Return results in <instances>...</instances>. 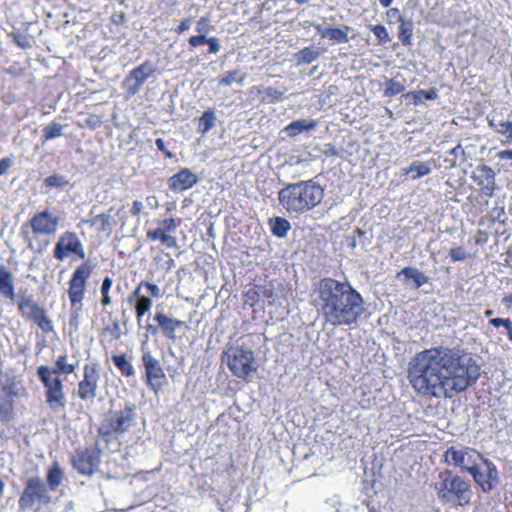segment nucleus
Wrapping results in <instances>:
<instances>
[{
    "label": "nucleus",
    "mask_w": 512,
    "mask_h": 512,
    "mask_svg": "<svg viewBox=\"0 0 512 512\" xmlns=\"http://www.w3.org/2000/svg\"><path fill=\"white\" fill-rule=\"evenodd\" d=\"M349 31L350 28L348 26H345L344 29L327 28L323 31L322 37L329 38L330 40L337 41L338 43H347L349 41Z\"/></svg>",
    "instance_id": "32"
},
{
    "label": "nucleus",
    "mask_w": 512,
    "mask_h": 512,
    "mask_svg": "<svg viewBox=\"0 0 512 512\" xmlns=\"http://www.w3.org/2000/svg\"><path fill=\"white\" fill-rule=\"evenodd\" d=\"M471 179L485 196L492 197L496 190V173L488 165H478L471 173Z\"/></svg>",
    "instance_id": "18"
},
{
    "label": "nucleus",
    "mask_w": 512,
    "mask_h": 512,
    "mask_svg": "<svg viewBox=\"0 0 512 512\" xmlns=\"http://www.w3.org/2000/svg\"><path fill=\"white\" fill-rule=\"evenodd\" d=\"M63 128L64 125L59 123H51L46 125L43 129V140L49 141L61 137Z\"/></svg>",
    "instance_id": "39"
},
{
    "label": "nucleus",
    "mask_w": 512,
    "mask_h": 512,
    "mask_svg": "<svg viewBox=\"0 0 512 512\" xmlns=\"http://www.w3.org/2000/svg\"><path fill=\"white\" fill-rule=\"evenodd\" d=\"M245 79V75L241 74L239 70L229 71L223 78L220 79L219 85L230 86L237 82L242 84Z\"/></svg>",
    "instance_id": "42"
},
{
    "label": "nucleus",
    "mask_w": 512,
    "mask_h": 512,
    "mask_svg": "<svg viewBox=\"0 0 512 512\" xmlns=\"http://www.w3.org/2000/svg\"><path fill=\"white\" fill-rule=\"evenodd\" d=\"M258 94L263 95L262 101L268 103H278L284 97V92L277 90L274 87L268 86L263 89H257Z\"/></svg>",
    "instance_id": "34"
},
{
    "label": "nucleus",
    "mask_w": 512,
    "mask_h": 512,
    "mask_svg": "<svg viewBox=\"0 0 512 512\" xmlns=\"http://www.w3.org/2000/svg\"><path fill=\"white\" fill-rule=\"evenodd\" d=\"M386 14L390 22H401L404 19L397 8H390Z\"/></svg>",
    "instance_id": "51"
},
{
    "label": "nucleus",
    "mask_w": 512,
    "mask_h": 512,
    "mask_svg": "<svg viewBox=\"0 0 512 512\" xmlns=\"http://www.w3.org/2000/svg\"><path fill=\"white\" fill-rule=\"evenodd\" d=\"M438 97V91L435 88L429 90H419L405 94V98H411L413 104H422L425 100H435Z\"/></svg>",
    "instance_id": "28"
},
{
    "label": "nucleus",
    "mask_w": 512,
    "mask_h": 512,
    "mask_svg": "<svg viewBox=\"0 0 512 512\" xmlns=\"http://www.w3.org/2000/svg\"><path fill=\"white\" fill-rule=\"evenodd\" d=\"M499 134L505 136L512 143V121L500 122Z\"/></svg>",
    "instance_id": "49"
},
{
    "label": "nucleus",
    "mask_w": 512,
    "mask_h": 512,
    "mask_svg": "<svg viewBox=\"0 0 512 512\" xmlns=\"http://www.w3.org/2000/svg\"><path fill=\"white\" fill-rule=\"evenodd\" d=\"M86 124L87 126H89L91 129H96L97 127L100 126L101 124V121L99 120V118L95 115H92L90 117L87 118L86 120Z\"/></svg>",
    "instance_id": "58"
},
{
    "label": "nucleus",
    "mask_w": 512,
    "mask_h": 512,
    "mask_svg": "<svg viewBox=\"0 0 512 512\" xmlns=\"http://www.w3.org/2000/svg\"><path fill=\"white\" fill-rule=\"evenodd\" d=\"M449 256L453 262L464 261L468 258L469 254L461 246L452 248L449 251Z\"/></svg>",
    "instance_id": "46"
},
{
    "label": "nucleus",
    "mask_w": 512,
    "mask_h": 512,
    "mask_svg": "<svg viewBox=\"0 0 512 512\" xmlns=\"http://www.w3.org/2000/svg\"><path fill=\"white\" fill-rule=\"evenodd\" d=\"M405 91V86L394 79L385 81L384 96L393 97Z\"/></svg>",
    "instance_id": "40"
},
{
    "label": "nucleus",
    "mask_w": 512,
    "mask_h": 512,
    "mask_svg": "<svg viewBox=\"0 0 512 512\" xmlns=\"http://www.w3.org/2000/svg\"><path fill=\"white\" fill-rule=\"evenodd\" d=\"M60 216L54 211L45 208L35 213L30 219V226L35 235H54L60 225Z\"/></svg>",
    "instance_id": "13"
},
{
    "label": "nucleus",
    "mask_w": 512,
    "mask_h": 512,
    "mask_svg": "<svg viewBox=\"0 0 512 512\" xmlns=\"http://www.w3.org/2000/svg\"><path fill=\"white\" fill-rule=\"evenodd\" d=\"M314 302L325 324L352 326L365 312L362 295L348 281L321 279L314 289Z\"/></svg>",
    "instance_id": "2"
},
{
    "label": "nucleus",
    "mask_w": 512,
    "mask_h": 512,
    "mask_svg": "<svg viewBox=\"0 0 512 512\" xmlns=\"http://www.w3.org/2000/svg\"><path fill=\"white\" fill-rule=\"evenodd\" d=\"M440 481L434 488L440 500L445 503H457L466 505L471 499L470 484L450 470H444L439 474Z\"/></svg>",
    "instance_id": "4"
},
{
    "label": "nucleus",
    "mask_w": 512,
    "mask_h": 512,
    "mask_svg": "<svg viewBox=\"0 0 512 512\" xmlns=\"http://www.w3.org/2000/svg\"><path fill=\"white\" fill-rule=\"evenodd\" d=\"M445 462L460 467L465 471L466 466H474L478 459H483L482 455L471 448L456 449L450 447L444 454Z\"/></svg>",
    "instance_id": "17"
},
{
    "label": "nucleus",
    "mask_w": 512,
    "mask_h": 512,
    "mask_svg": "<svg viewBox=\"0 0 512 512\" xmlns=\"http://www.w3.org/2000/svg\"><path fill=\"white\" fill-rule=\"evenodd\" d=\"M164 231L162 230V228H157L155 230H152V231H148L147 232V237L151 240V241H156V240H162V236H164Z\"/></svg>",
    "instance_id": "56"
},
{
    "label": "nucleus",
    "mask_w": 512,
    "mask_h": 512,
    "mask_svg": "<svg viewBox=\"0 0 512 512\" xmlns=\"http://www.w3.org/2000/svg\"><path fill=\"white\" fill-rule=\"evenodd\" d=\"M190 25H191V19H185L180 22V24L178 25V27L176 29V32L178 34H182L190 28Z\"/></svg>",
    "instance_id": "59"
},
{
    "label": "nucleus",
    "mask_w": 512,
    "mask_h": 512,
    "mask_svg": "<svg viewBox=\"0 0 512 512\" xmlns=\"http://www.w3.org/2000/svg\"><path fill=\"white\" fill-rule=\"evenodd\" d=\"M112 361L124 376L130 377L134 375L135 370L125 355H113Z\"/></svg>",
    "instance_id": "35"
},
{
    "label": "nucleus",
    "mask_w": 512,
    "mask_h": 512,
    "mask_svg": "<svg viewBox=\"0 0 512 512\" xmlns=\"http://www.w3.org/2000/svg\"><path fill=\"white\" fill-rule=\"evenodd\" d=\"M141 360L145 368L147 384L155 393H157L162 388L166 380L165 372L160 361L155 358L149 350H143Z\"/></svg>",
    "instance_id": "14"
},
{
    "label": "nucleus",
    "mask_w": 512,
    "mask_h": 512,
    "mask_svg": "<svg viewBox=\"0 0 512 512\" xmlns=\"http://www.w3.org/2000/svg\"><path fill=\"white\" fill-rule=\"evenodd\" d=\"M246 297L251 301H257L259 298L258 286L256 289H250L246 292Z\"/></svg>",
    "instance_id": "64"
},
{
    "label": "nucleus",
    "mask_w": 512,
    "mask_h": 512,
    "mask_svg": "<svg viewBox=\"0 0 512 512\" xmlns=\"http://www.w3.org/2000/svg\"><path fill=\"white\" fill-rule=\"evenodd\" d=\"M431 172V165L429 162L423 161H414L411 165L405 170V174L414 173L412 175V179H418L423 176L428 175Z\"/></svg>",
    "instance_id": "30"
},
{
    "label": "nucleus",
    "mask_w": 512,
    "mask_h": 512,
    "mask_svg": "<svg viewBox=\"0 0 512 512\" xmlns=\"http://www.w3.org/2000/svg\"><path fill=\"white\" fill-rule=\"evenodd\" d=\"M398 38L403 45H411L413 36V22L411 19H403L399 22Z\"/></svg>",
    "instance_id": "31"
},
{
    "label": "nucleus",
    "mask_w": 512,
    "mask_h": 512,
    "mask_svg": "<svg viewBox=\"0 0 512 512\" xmlns=\"http://www.w3.org/2000/svg\"><path fill=\"white\" fill-rule=\"evenodd\" d=\"M92 273V267L89 263L80 264L73 272L69 281L68 296L71 303V309L75 314L71 319H77L82 310V301L84 299L87 281Z\"/></svg>",
    "instance_id": "9"
},
{
    "label": "nucleus",
    "mask_w": 512,
    "mask_h": 512,
    "mask_svg": "<svg viewBox=\"0 0 512 512\" xmlns=\"http://www.w3.org/2000/svg\"><path fill=\"white\" fill-rule=\"evenodd\" d=\"M136 407L133 404L126 405L124 409L112 411L106 418V424L100 427L101 434L124 433L135 424Z\"/></svg>",
    "instance_id": "10"
},
{
    "label": "nucleus",
    "mask_w": 512,
    "mask_h": 512,
    "mask_svg": "<svg viewBox=\"0 0 512 512\" xmlns=\"http://www.w3.org/2000/svg\"><path fill=\"white\" fill-rule=\"evenodd\" d=\"M112 284H113V280L110 277H105L103 279V281H102V284H101V294H102L101 303H102L103 306H108L112 302L111 297L109 295V292L111 290Z\"/></svg>",
    "instance_id": "43"
},
{
    "label": "nucleus",
    "mask_w": 512,
    "mask_h": 512,
    "mask_svg": "<svg viewBox=\"0 0 512 512\" xmlns=\"http://www.w3.org/2000/svg\"><path fill=\"white\" fill-rule=\"evenodd\" d=\"M223 361L226 362L232 374L240 379H247L258 369L254 352L243 346H231L223 353Z\"/></svg>",
    "instance_id": "6"
},
{
    "label": "nucleus",
    "mask_w": 512,
    "mask_h": 512,
    "mask_svg": "<svg viewBox=\"0 0 512 512\" xmlns=\"http://www.w3.org/2000/svg\"><path fill=\"white\" fill-rule=\"evenodd\" d=\"M259 297H263L268 300L269 304H274L275 294L272 283L264 286H258Z\"/></svg>",
    "instance_id": "45"
},
{
    "label": "nucleus",
    "mask_w": 512,
    "mask_h": 512,
    "mask_svg": "<svg viewBox=\"0 0 512 512\" xmlns=\"http://www.w3.org/2000/svg\"><path fill=\"white\" fill-rule=\"evenodd\" d=\"M152 300L149 297H141L140 300L136 302L135 305V314L137 318V322L140 324L142 317L151 309Z\"/></svg>",
    "instance_id": "41"
},
{
    "label": "nucleus",
    "mask_w": 512,
    "mask_h": 512,
    "mask_svg": "<svg viewBox=\"0 0 512 512\" xmlns=\"http://www.w3.org/2000/svg\"><path fill=\"white\" fill-rule=\"evenodd\" d=\"M52 503V496L44 480L36 475L26 479L18 499V508L23 512H41Z\"/></svg>",
    "instance_id": "5"
},
{
    "label": "nucleus",
    "mask_w": 512,
    "mask_h": 512,
    "mask_svg": "<svg viewBox=\"0 0 512 512\" xmlns=\"http://www.w3.org/2000/svg\"><path fill=\"white\" fill-rule=\"evenodd\" d=\"M206 40H207V38L205 35L199 34V35L191 36L189 38L188 42L192 47H198L200 45L205 44Z\"/></svg>",
    "instance_id": "55"
},
{
    "label": "nucleus",
    "mask_w": 512,
    "mask_h": 512,
    "mask_svg": "<svg viewBox=\"0 0 512 512\" xmlns=\"http://www.w3.org/2000/svg\"><path fill=\"white\" fill-rule=\"evenodd\" d=\"M485 470L482 471L478 465L466 466L465 471L472 475L474 481L482 488L484 492L492 490L493 486L499 482L496 466L489 459L483 458Z\"/></svg>",
    "instance_id": "15"
},
{
    "label": "nucleus",
    "mask_w": 512,
    "mask_h": 512,
    "mask_svg": "<svg viewBox=\"0 0 512 512\" xmlns=\"http://www.w3.org/2000/svg\"><path fill=\"white\" fill-rule=\"evenodd\" d=\"M212 29L211 25H210V19L207 18V17H201L198 21H197V25H196V31L199 33V34H202V35H205Z\"/></svg>",
    "instance_id": "47"
},
{
    "label": "nucleus",
    "mask_w": 512,
    "mask_h": 512,
    "mask_svg": "<svg viewBox=\"0 0 512 512\" xmlns=\"http://www.w3.org/2000/svg\"><path fill=\"white\" fill-rule=\"evenodd\" d=\"M99 462V454L94 449H78L72 457L73 467L83 475H92Z\"/></svg>",
    "instance_id": "19"
},
{
    "label": "nucleus",
    "mask_w": 512,
    "mask_h": 512,
    "mask_svg": "<svg viewBox=\"0 0 512 512\" xmlns=\"http://www.w3.org/2000/svg\"><path fill=\"white\" fill-rule=\"evenodd\" d=\"M496 157L500 160H512V149L501 150L497 153Z\"/></svg>",
    "instance_id": "62"
},
{
    "label": "nucleus",
    "mask_w": 512,
    "mask_h": 512,
    "mask_svg": "<svg viewBox=\"0 0 512 512\" xmlns=\"http://www.w3.org/2000/svg\"><path fill=\"white\" fill-rule=\"evenodd\" d=\"M100 380V365L97 362L87 363L83 368V379L78 383V397L83 401L96 397Z\"/></svg>",
    "instance_id": "12"
},
{
    "label": "nucleus",
    "mask_w": 512,
    "mask_h": 512,
    "mask_svg": "<svg viewBox=\"0 0 512 512\" xmlns=\"http://www.w3.org/2000/svg\"><path fill=\"white\" fill-rule=\"evenodd\" d=\"M320 52L314 47H305L295 53L294 58L297 65L310 64L318 59Z\"/></svg>",
    "instance_id": "29"
},
{
    "label": "nucleus",
    "mask_w": 512,
    "mask_h": 512,
    "mask_svg": "<svg viewBox=\"0 0 512 512\" xmlns=\"http://www.w3.org/2000/svg\"><path fill=\"white\" fill-rule=\"evenodd\" d=\"M206 44H208L209 49L208 52L212 54H216L220 50L219 41L215 37L207 38Z\"/></svg>",
    "instance_id": "53"
},
{
    "label": "nucleus",
    "mask_w": 512,
    "mask_h": 512,
    "mask_svg": "<svg viewBox=\"0 0 512 512\" xmlns=\"http://www.w3.org/2000/svg\"><path fill=\"white\" fill-rule=\"evenodd\" d=\"M17 306L21 316L36 324L44 333L54 330L53 322L48 317L47 311L35 301L33 295H18Z\"/></svg>",
    "instance_id": "8"
},
{
    "label": "nucleus",
    "mask_w": 512,
    "mask_h": 512,
    "mask_svg": "<svg viewBox=\"0 0 512 512\" xmlns=\"http://www.w3.org/2000/svg\"><path fill=\"white\" fill-rule=\"evenodd\" d=\"M0 294L11 301L15 299L12 275L3 265L0 266Z\"/></svg>",
    "instance_id": "24"
},
{
    "label": "nucleus",
    "mask_w": 512,
    "mask_h": 512,
    "mask_svg": "<svg viewBox=\"0 0 512 512\" xmlns=\"http://www.w3.org/2000/svg\"><path fill=\"white\" fill-rule=\"evenodd\" d=\"M54 257L57 260H64L65 258L76 255L80 259H84L86 256L83 243L75 232L66 231L59 236L57 243L55 244Z\"/></svg>",
    "instance_id": "11"
},
{
    "label": "nucleus",
    "mask_w": 512,
    "mask_h": 512,
    "mask_svg": "<svg viewBox=\"0 0 512 512\" xmlns=\"http://www.w3.org/2000/svg\"><path fill=\"white\" fill-rule=\"evenodd\" d=\"M14 399L10 393L0 394V417L8 419L13 411Z\"/></svg>",
    "instance_id": "37"
},
{
    "label": "nucleus",
    "mask_w": 512,
    "mask_h": 512,
    "mask_svg": "<svg viewBox=\"0 0 512 512\" xmlns=\"http://www.w3.org/2000/svg\"><path fill=\"white\" fill-rule=\"evenodd\" d=\"M69 185V179L65 175L52 174L43 181V186L48 189H64Z\"/></svg>",
    "instance_id": "33"
},
{
    "label": "nucleus",
    "mask_w": 512,
    "mask_h": 512,
    "mask_svg": "<svg viewBox=\"0 0 512 512\" xmlns=\"http://www.w3.org/2000/svg\"><path fill=\"white\" fill-rule=\"evenodd\" d=\"M480 375L481 364L473 354L444 346L416 353L408 368L412 388L430 398H452L473 386Z\"/></svg>",
    "instance_id": "1"
},
{
    "label": "nucleus",
    "mask_w": 512,
    "mask_h": 512,
    "mask_svg": "<svg viewBox=\"0 0 512 512\" xmlns=\"http://www.w3.org/2000/svg\"><path fill=\"white\" fill-rule=\"evenodd\" d=\"M140 287L147 288L149 294L154 298H161L163 295L160 288L154 283L148 281H141Z\"/></svg>",
    "instance_id": "48"
},
{
    "label": "nucleus",
    "mask_w": 512,
    "mask_h": 512,
    "mask_svg": "<svg viewBox=\"0 0 512 512\" xmlns=\"http://www.w3.org/2000/svg\"><path fill=\"white\" fill-rule=\"evenodd\" d=\"M112 213L113 208H110L107 213L98 214L87 222L91 226L96 227L99 232L110 235L113 228L117 225V221L114 216L118 215V212H116L114 215Z\"/></svg>",
    "instance_id": "22"
},
{
    "label": "nucleus",
    "mask_w": 512,
    "mask_h": 512,
    "mask_svg": "<svg viewBox=\"0 0 512 512\" xmlns=\"http://www.w3.org/2000/svg\"><path fill=\"white\" fill-rule=\"evenodd\" d=\"M143 210V204L141 201L139 200H135L133 202V205H132V208L130 210L131 214L132 215H138L141 213V211Z\"/></svg>",
    "instance_id": "61"
},
{
    "label": "nucleus",
    "mask_w": 512,
    "mask_h": 512,
    "mask_svg": "<svg viewBox=\"0 0 512 512\" xmlns=\"http://www.w3.org/2000/svg\"><path fill=\"white\" fill-rule=\"evenodd\" d=\"M269 223L272 234L278 238H285L288 231L291 229L290 222L283 217L270 219Z\"/></svg>",
    "instance_id": "26"
},
{
    "label": "nucleus",
    "mask_w": 512,
    "mask_h": 512,
    "mask_svg": "<svg viewBox=\"0 0 512 512\" xmlns=\"http://www.w3.org/2000/svg\"><path fill=\"white\" fill-rule=\"evenodd\" d=\"M449 154L454 157L464 156L465 151H464L463 147L460 144H458L449 151Z\"/></svg>",
    "instance_id": "63"
},
{
    "label": "nucleus",
    "mask_w": 512,
    "mask_h": 512,
    "mask_svg": "<svg viewBox=\"0 0 512 512\" xmlns=\"http://www.w3.org/2000/svg\"><path fill=\"white\" fill-rule=\"evenodd\" d=\"M216 116L212 110L205 111L199 119L198 130L201 134H206L215 126Z\"/></svg>",
    "instance_id": "36"
},
{
    "label": "nucleus",
    "mask_w": 512,
    "mask_h": 512,
    "mask_svg": "<svg viewBox=\"0 0 512 512\" xmlns=\"http://www.w3.org/2000/svg\"><path fill=\"white\" fill-rule=\"evenodd\" d=\"M318 126V121L315 119H299L292 121L285 128L284 132L287 136L295 138L303 132L314 131Z\"/></svg>",
    "instance_id": "23"
},
{
    "label": "nucleus",
    "mask_w": 512,
    "mask_h": 512,
    "mask_svg": "<svg viewBox=\"0 0 512 512\" xmlns=\"http://www.w3.org/2000/svg\"><path fill=\"white\" fill-rule=\"evenodd\" d=\"M197 181L198 178L194 173L183 168L168 179V186L173 191H184L193 187Z\"/></svg>",
    "instance_id": "20"
},
{
    "label": "nucleus",
    "mask_w": 512,
    "mask_h": 512,
    "mask_svg": "<svg viewBox=\"0 0 512 512\" xmlns=\"http://www.w3.org/2000/svg\"><path fill=\"white\" fill-rule=\"evenodd\" d=\"M154 320L158 323L163 335L173 341L177 338L176 329L182 327L185 324L184 321L171 318L163 312H157L154 315Z\"/></svg>",
    "instance_id": "21"
},
{
    "label": "nucleus",
    "mask_w": 512,
    "mask_h": 512,
    "mask_svg": "<svg viewBox=\"0 0 512 512\" xmlns=\"http://www.w3.org/2000/svg\"><path fill=\"white\" fill-rule=\"evenodd\" d=\"M161 242L169 248H175L177 246V239L174 236H170L166 233L164 236H162Z\"/></svg>",
    "instance_id": "57"
},
{
    "label": "nucleus",
    "mask_w": 512,
    "mask_h": 512,
    "mask_svg": "<svg viewBox=\"0 0 512 512\" xmlns=\"http://www.w3.org/2000/svg\"><path fill=\"white\" fill-rule=\"evenodd\" d=\"M13 39L15 41V43L22 47V48H27L30 46V42H29V39L26 35L24 34H21V33H18V34H14L13 35Z\"/></svg>",
    "instance_id": "50"
},
{
    "label": "nucleus",
    "mask_w": 512,
    "mask_h": 512,
    "mask_svg": "<svg viewBox=\"0 0 512 512\" xmlns=\"http://www.w3.org/2000/svg\"><path fill=\"white\" fill-rule=\"evenodd\" d=\"M50 370L54 371V375H58L60 377V374L68 375L73 373L75 370V366L67 362L66 355H61L57 358L55 362V367L50 368Z\"/></svg>",
    "instance_id": "38"
},
{
    "label": "nucleus",
    "mask_w": 512,
    "mask_h": 512,
    "mask_svg": "<svg viewBox=\"0 0 512 512\" xmlns=\"http://www.w3.org/2000/svg\"><path fill=\"white\" fill-rule=\"evenodd\" d=\"M11 166V160L9 158H3L0 160V176L4 175Z\"/></svg>",
    "instance_id": "60"
},
{
    "label": "nucleus",
    "mask_w": 512,
    "mask_h": 512,
    "mask_svg": "<svg viewBox=\"0 0 512 512\" xmlns=\"http://www.w3.org/2000/svg\"><path fill=\"white\" fill-rule=\"evenodd\" d=\"M155 71L156 68L150 61H145L132 69L125 79L127 93L131 96L137 94L146 80L154 75Z\"/></svg>",
    "instance_id": "16"
},
{
    "label": "nucleus",
    "mask_w": 512,
    "mask_h": 512,
    "mask_svg": "<svg viewBox=\"0 0 512 512\" xmlns=\"http://www.w3.org/2000/svg\"><path fill=\"white\" fill-rule=\"evenodd\" d=\"M371 31L377 37L380 44H386L390 42L388 31L383 25H372Z\"/></svg>",
    "instance_id": "44"
},
{
    "label": "nucleus",
    "mask_w": 512,
    "mask_h": 512,
    "mask_svg": "<svg viewBox=\"0 0 512 512\" xmlns=\"http://www.w3.org/2000/svg\"><path fill=\"white\" fill-rule=\"evenodd\" d=\"M63 480V471L60 465L55 462L47 472L46 476V486L48 491H55L61 485Z\"/></svg>",
    "instance_id": "25"
},
{
    "label": "nucleus",
    "mask_w": 512,
    "mask_h": 512,
    "mask_svg": "<svg viewBox=\"0 0 512 512\" xmlns=\"http://www.w3.org/2000/svg\"><path fill=\"white\" fill-rule=\"evenodd\" d=\"M53 373L46 365L37 368V376L45 388L46 403L52 411L59 412L65 409L66 398L62 380Z\"/></svg>",
    "instance_id": "7"
},
{
    "label": "nucleus",
    "mask_w": 512,
    "mask_h": 512,
    "mask_svg": "<svg viewBox=\"0 0 512 512\" xmlns=\"http://www.w3.org/2000/svg\"><path fill=\"white\" fill-rule=\"evenodd\" d=\"M489 323L494 327L504 326L507 329L510 328L512 321L509 318H492Z\"/></svg>",
    "instance_id": "54"
},
{
    "label": "nucleus",
    "mask_w": 512,
    "mask_h": 512,
    "mask_svg": "<svg viewBox=\"0 0 512 512\" xmlns=\"http://www.w3.org/2000/svg\"><path fill=\"white\" fill-rule=\"evenodd\" d=\"M162 225H163L162 230L166 234L174 232L177 228V223L175 222V220L173 218L164 220L162 222Z\"/></svg>",
    "instance_id": "52"
},
{
    "label": "nucleus",
    "mask_w": 512,
    "mask_h": 512,
    "mask_svg": "<svg viewBox=\"0 0 512 512\" xmlns=\"http://www.w3.org/2000/svg\"><path fill=\"white\" fill-rule=\"evenodd\" d=\"M324 189L314 180L286 185L278 192L280 205L288 212L303 214L316 207L323 199Z\"/></svg>",
    "instance_id": "3"
},
{
    "label": "nucleus",
    "mask_w": 512,
    "mask_h": 512,
    "mask_svg": "<svg viewBox=\"0 0 512 512\" xmlns=\"http://www.w3.org/2000/svg\"><path fill=\"white\" fill-rule=\"evenodd\" d=\"M399 275L405 276L407 279L412 280L415 284V288H420L424 284L429 282V277L426 276L423 272L419 271L413 267H405L403 268Z\"/></svg>",
    "instance_id": "27"
}]
</instances>
